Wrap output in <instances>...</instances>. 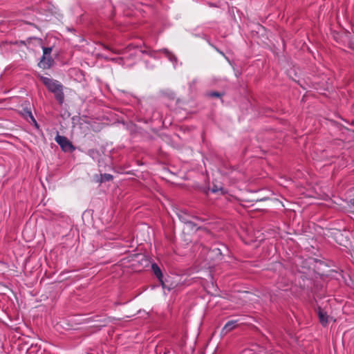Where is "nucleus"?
I'll return each mask as SVG.
<instances>
[{
  "label": "nucleus",
  "mask_w": 354,
  "mask_h": 354,
  "mask_svg": "<svg viewBox=\"0 0 354 354\" xmlns=\"http://www.w3.org/2000/svg\"><path fill=\"white\" fill-rule=\"evenodd\" d=\"M238 326L237 320H230L227 322L222 329V333L225 335L236 328Z\"/></svg>",
  "instance_id": "4"
},
{
  "label": "nucleus",
  "mask_w": 354,
  "mask_h": 354,
  "mask_svg": "<svg viewBox=\"0 0 354 354\" xmlns=\"http://www.w3.org/2000/svg\"><path fill=\"white\" fill-rule=\"evenodd\" d=\"M151 269L154 273V274L156 276V277L158 279V280L161 282V283L163 285V282H162V272L159 268V266L156 264V263H153L151 265Z\"/></svg>",
  "instance_id": "5"
},
{
  "label": "nucleus",
  "mask_w": 354,
  "mask_h": 354,
  "mask_svg": "<svg viewBox=\"0 0 354 354\" xmlns=\"http://www.w3.org/2000/svg\"><path fill=\"white\" fill-rule=\"evenodd\" d=\"M208 95H209V96L212 97H221V96H223V94L214 91V92L209 93Z\"/></svg>",
  "instance_id": "10"
},
{
  "label": "nucleus",
  "mask_w": 354,
  "mask_h": 354,
  "mask_svg": "<svg viewBox=\"0 0 354 354\" xmlns=\"http://www.w3.org/2000/svg\"><path fill=\"white\" fill-rule=\"evenodd\" d=\"M53 64L54 59L52 58L51 55L43 54L39 63V66L44 69H48L50 68Z\"/></svg>",
  "instance_id": "3"
},
{
  "label": "nucleus",
  "mask_w": 354,
  "mask_h": 354,
  "mask_svg": "<svg viewBox=\"0 0 354 354\" xmlns=\"http://www.w3.org/2000/svg\"><path fill=\"white\" fill-rule=\"evenodd\" d=\"M180 216V218L183 221V222H185V223H189V221H188L187 219L184 218L183 216Z\"/></svg>",
  "instance_id": "12"
},
{
  "label": "nucleus",
  "mask_w": 354,
  "mask_h": 354,
  "mask_svg": "<svg viewBox=\"0 0 354 354\" xmlns=\"http://www.w3.org/2000/svg\"><path fill=\"white\" fill-rule=\"evenodd\" d=\"M113 179V176L109 174H104L101 175V181L106 182Z\"/></svg>",
  "instance_id": "8"
},
{
  "label": "nucleus",
  "mask_w": 354,
  "mask_h": 354,
  "mask_svg": "<svg viewBox=\"0 0 354 354\" xmlns=\"http://www.w3.org/2000/svg\"><path fill=\"white\" fill-rule=\"evenodd\" d=\"M55 141L64 151L71 152L75 149L72 143L65 136L57 135L55 138Z\"/></svg>",
  "instance_id": "2"
},
{
  "label": "nucleus",
  "mask_w": 354,
  "mask_h": 354,
  "mask_svg": "<svg viewBox=\"0 0 354 354\" xmlns=\"http://www.w3.org/2000/svg\"><path fill=\"white\" fill-rule=\"evenodd\" d=\"M351 201H352L351 203H352L353 205L354 206V198Z\"/></svg>",
  "instance_id": "14"
},
{
  "label": "nucleus",
  "mask_w": 354,
  "mask_h": 354,
  "mask_svg": "<svg viewBox=\"0 0 354 354\" xmlns=\"http://www.w3.org/2000/svg\"><path fill=\"white\" fill-rule=\"evenodd\" d=\"M52 47H43V54L50 55Z\"/></svg>",
  "instance_id": "11"
},
{
  "label": "nucleus",
  "mask_w": 354,
  "mask_h": 354,
  "mask_svg": "<svg viewBox=\"0 0 354 354\" xmlns=\"http://www.w3.org/2000/svg\"><path fill=\"white\" fill-rule=\"evenodd\" d=\"M40 80L43 84L46 86L48 90L55 95V97L58 101L59 104H63L64 101V94L63 92V85L57 80H55L46 77H40Z\"/></svg>",
  "instance_id": "1"
},
{
  "label": "nucleus",
  "mask_w": 354,
  "mask_h": 354,
  "mask_svg": "<svg viewBox=\"0 0 354 354\" xmlns=\"http://www.w3.org/2000/svg\"><path fill=\"white\" fill-rule=\"evenodd\" d=\"M318 315L321 324L324 326H326L328 324V316L326 313L323 312L321 309H319Z\"/></svg>",
  "instance_id": "7"
},
{
  "label": "nucleus",
  "mask_w": 354,
  "mask_h": 354,
  "mask_svg": "<svg viewBox=\"0 0 354 354\" xmlns=\"http://www.w3.org/2000/svg\"><path fill=\"white\" fill-rule=\"evenodd\" d=\"M104 59H106V60H110V61H112V62H117L119 64H124V61H123V59L122 57L109 59L108 57H104Z\"/></svg>",
  "instance_id": "9"
},
{
  "label": "nucleus",
  "mask_w": 354,
  "mask_h": 354,
  "mask_svg": "<svg viewBox=\"0 0 354 354\" xmlns=\"http://www.w3.org/2000/svg\"><path fill=\"white\" fill-rule=\"evenodd\" d=\"M217 191H218V189H216V187H214V188H212V192H214V193H215V192H216Z\"/></svg>",
  "instance_id": "13"
},
{
  "label": "nucleus",
  "mask_w": 354,
  "mask_h": 354,
  "mask_svg": "<svg viewBox=\"0 0 354 354\" xmlns=\"http://www.w3.org/2000/svg\"><path fill=\"white\" fill-rule=\"evenodd\" d=\"M22 115L26 120H28L30 119L29 122H32L36 126H37V122L29 109H24L23 110Z\"/></svg>",
  "instance_id": "6"
}]
</instances>
